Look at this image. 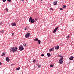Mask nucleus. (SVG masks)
Instances as JSON below:
<instances>
[{
    "label": "nucleus",
    "instance_id": "nucleus-21",
    "mask_svg": "<svg viewBox=\"0 0 74 74\" xmlns=\"http://www.w3.org/2000/svg\"><path fill=\"white\" fill-rule=\"evenodd\" d=\"M66 8V5H64L63 6V8Z\"/></svg>",
    "mask_w": 74,
    "mask_h": 74
},
{
    "label": "nucleus",
    "instance_id": "nucleus-16",
    "mask_svg": "<svg viewBox=\"0 0 74 74\" xmlns=\"http://www.w3.org/2000/svg\"><path fill=\"white\" fill-rule=\"evenodd\" d=\"M28 28H29V27H26L25 28V30H27V29H28Z\"/></svg>",
    "mask_w": 74,
    "mask_h": 74
},
{
    "label": "nucleus",
    "instance_id": "nucleus-29",
    "mask_svg": "<svg viewBox=\"0 0 74 74\" xmlns=\"http://www.w3.org/2000/svg\"><path fill=\"white\" fill-rule=\"evenodd\" d=\"M2 1H3V2H5L6 0H2Z\"/></svg>",
    "mask_w": 74,
    "mask_h": 74
},
{
    "label": "nucleus",
    "instance_id": "nucleus-3",
    "mask_svg": "<svg viewBox=\"0 0 74 74\" xmlns=\"http://www.w3.org/2000/svg\"><path fill=\"white\" fill-rule=\"evenodd\" d=\"M29 21L31 23H34L35 21L34 19H33L32 18V17H30L29 20Z\"/></svg>",
    "mask_w": 74,
    "mask_h": 74
},
{
    "label": "nucleus",
    "instance_id": "nucleus-4",
    "mask_svg": "<svg viewBox=\"0 0 74 74\" xmlns=\"http://www.w3.org/2000/svg\"><path fill=\"white\" fill-rule=\"evenodd\" d=\"M24 49V48L23 47V46L21 45H20L19 47V50L20 51H22Z\"/></svg>",
    "mask_w": 74,
    "mask_h": 74
},
{
    "label": "nucleus",
    "instance_id": "nucleus-32",
    "mask_svg": "<svg viewBox=\"0 0 74 74\" xmlns=\"http://www.w3.org/2000/svg\"><path fill=\"white\" fill-rule=\"evenodd\" d=\"M41 55L42 56H44V54H41Z\"/></svg>",
    "mask_w": 74,
    "mask_h": 74
},
{
    "label": "nucleus",
    "instance_id": "nucleus-27",
    "mask_svg": "<svg viewBox=\"0 0 74 74\" xmlns=\"http://www.w3.org/2000/svg\"><path fill=\"white\" fill-rule=\"evenodd\" d=\"M50 66L51 67H53V65H50Z\"/></svg>",
    "mask_w": 74,
    "mask_h": 74
},
{
    "label": "nucleus",
    "instance_id": "nucleus-26",
    "mask_svg": "<svg viewBox=\"0 0 74 74\" xmlns=\"http://www.w3.org/2000/svg\"><path fill=\"white\" fill-rule=\"evenodd\" d=\"M7 1H9V2H11V0H7Z\"/></svg>",
    "mask_w": 74,
    "mask_h": 74
},
{
    "label": "nucleus",
    "instance_id": "nucleus-5",
    "mask_svg": "<svg viewBox=\"0 0 74 74\" xmlns=\"http://www.w3.org/2000/svg\"><path fill=\"white\" fill-rule=\"evenodd\" d=\"M29 36H30V33H27L25 35V37L26 38H28Z\"/></svg>",
    "mask_w": 74,
    "mask_h": 74
},
{
    "label": "nucleus",
    "instance_id": "nucleus-24",
    "mask_svg": "<svg viewBox=\"0 0 74 74\" xmlns=\"http://www.w3.org/2000/svg\"><path fill=\"white\" fill-rule=\"evenodd\" d=\"M12 36H15V34H14V33H13L12 34Z\"/></svg>",
    "mask_w": 74,
    "mask_h": 74
},
{
    "label": "nucleus",
    "instance_id": "nucleus-34",
    "mask_svg": "<svg viewBox=\"0 0 74 74\" xmlns=\"http://www.w3.org/2000/svg\"><path fill=\"white\" fill-rule=\"evenodd\" d=\"M2 64V63L1 62H0V65Z\"/></svg>",
    "mask_w": 74,
    "mask_h": 74
},
{
    "label": "nucleus",
    "instance_id": "nucleus-9",
    "mask_svg": "<svg viewBox=\"0 0 74 74\" xmlns=\"http://www.w3.org/2000/svg\"><path fill=\"white\" fill-rule=\"evenodd\" d=\"M6 60L7 62H9L10 61V59L8 57H7L6 58Z\"/></svg>",
    "mask_w": 74,
    "mask_h": 74
},
{
    "label": "nucleus",
    "instance_id": "nucleus-40",
    "mask_svg": "<svg viewBox=\"0 0 74 74\" xmlns=\"http://www.w3.org/2000/svg\"><path fill=\"white\" fill-rule=\"evenodd\" d=\"M51 65H52V64H51Z\"/></svg>",
    "mask_w": 74,
    "mask_h": 74
},
{
    "label": "nucleus",
    "instance_id": "nucleus-10",
    "mask_svg": "<svg viewBox=\"0 0 74 74\" xmlns=\"http://www.w3.org/2000/svg\"><path fill=\"white\" fill-rule=\"evenodd\" d=\"M74 58V57L72 56L71 58H69V59L70 60H73V58Z\"/></svg>",
    "mask_w": 74,
    "mask_h": 74
},
{
    "label": "nucleus",
    "instance_id": "nucleus-15",
    "mask_svg": "<svg viewBox=\"0 0 74 74\" xmlns=\"http://www.w3.org/2000/svg\"><path fill=\"white\" fill-rule=\"evenodd\" d=\"M47 56H48V57H49V56H51V54H50V53H47Z\"/></svg>",
    "mask_w": 74,
    "mask_h": 74
},
{
    "label": "nucleus",
    "instance_id": "nucleus-33",
    "mask_svg": "<svg viewBox=\"0 0 74 74\" xmlns=\"http://www.w3.org/2000/svg\"><path fill=\"white\" fill-rule=\"evenodd\" d=\"M50 10H53V8H50Z\"/></svg>",
    "mask_w": 74,
    "mask_h": 74
},
{
    "label": "nucleus",
    "instance_id": "nucleus-1",
    "mask_svg": "<svg viewBox=\"0 0 74 74\" xmlns=\"http://www.w3.org/2000/svg\"><path fill=\"white\" fill-rule=\"evenodd\" d=\"M58 56H60L61 57V58L60 59V60H59V63H60V64H62L63 63V56H62L61 55H59Z\"/></svg>",
    "mask_w": 74,
    "mask_h": 74
},
{
    "label": "nucleus",
    "instance_id": "nucleus-11",
    "mask_svg": "<svg viewBox=\"0 0 74 74\" xmlns=\"http://www.w3.org/2000/svg\"><path fill=\"white\" fill-rule=\"evenodd\" d=\"M53 47L51 48V49H50L49 50V51L51 52V51H53Z\"/></svg>",
    "mask_w": 74,
    "mask_h": 74
},
{
    "label": "nucleus",
    "instance_id": "nucleus-18",
    "mask_svg": "<svg viewBox=\"0 0 74 74\" xmlns=\"http://www.w3.org/2000/svg\"><path fill=\"white\" fill-rule=\"evenodd\" d=\"M2 53H3V55H2V56H4L5 55V53L4 52H3Z\"/></svg>",
    "mask_w": 74,
    "mask_h": 74
},
{
    "label": "nucleus",
    "instance_id": "nucleus-36",
    "mask_svg": "<svg viewBox=\"0 0 74 74\" xmlns=\"http://www.w3.org/2000/svg\"><path fill=\"white\" fill-rule=\"evenodd\" d=\"M15 64H12V65H15Z\"/></svg>",
    "mask_w": 74,
    "mask_h": 74
},
{
    "label": "nucleus",
    "instance_id": "nucleus-25",
    "mask_svg": "<svg viewBox=\"0 0 74 74\" xmlns=\"http://www.w3.org/2000/svg\"><path fill=\"white\" fill-rule=\"evenodd\" d=\"M60 10H61V11H62V10H63V8H60Z\"/></svg>",
    "mask_w": 74,
    "mask_h": 74
},
{
    "label": "nucleus",
    "instance_id": "nucleus-35",
    "mask_svg": "<svg viewBox=\"0 0 74 74\" xmlns=\"http://www.w3.org/2000/svg\"><path fill=\"white\" fill-rule=\"evenodd\" d=\"M35 20H36V21H37V18H35Z\"/></svg>",
    "mask_w": 74,
    "mask_h": 74
},
{
    "label": "nucleus",
    "instance_id": "nucleus-8",
    "mask_svg": "<svg viewBox=\"0 0 74 74\" xmlns=\"http://www.w3.org/2000/svg\"><path fill=\"white\" fill-rule=\"evenodd\" d=\"M59 48V46H57L55 47V49H58Z\"/></svg>",
    "mask_w": 74,
    "mask_h": 74
},
{
    "label": "nucleus",
    "instance_id": "nucleus-13",
    "mask_svg": "<svg viewBox=\"0 0 74 74\" xmlns=\"http://www.w3.org/2000/svg\"><path fill=\"white\" fill-rule=\"evenodd\" d=\"M38 44H41V41L40 40H38Z\"/></svg>",
    "mask_w": 74,
    "mask_h": 74
},
{
    "label": "nucleus",
    "instance_id": "nucleus-22",
    "mask_svg": "<svg viewBox=\"0 0 74 74\" xmlns=\"http://www.w3.org/2000/svg\"><path fill=\"white\" fill-rule=\"evenodd\" d=\"M69 36H66V38L67 39H69Z\"/></svg>",
    "mask_w": 74,
    "mask_h": 74
},
{
    "label": "nucleus",
    "instance_id": "nucleus-38",
    "mask_svg": "<svg viewBox=\"0 0 74 74\" xmlns=\"http://www.w3.org/2000/svg\"><path fill=\"white\" fill-rule=\"evenodd\" d=\"M41 0V1H42V0Z\"/></svg>",
    "mask_w": 74,
    "mask_h": 74
},
{
    "label": "nucleus",
    "instance_id": "nucleus-28",
    "mask_svg": "<svg viewBox=\"0 0 74 74\" xmlns=\"http://www.w3.org/2000/svg\"><path fill=\"white\" fill-rule=\"evenodd\" d=\"M33 62H34V63H35V62H36V60H34L33 61Z\"/></svg>",
    "mask_w": 74,
    "mask_h": 74
},
{
    "label": "nucleus",
    "instance_id": "nucleus-6",
    "mask_svg": "<svg viewBox=\"0 0 74 74\" xmlns=\"http://www.w3.org/2000/svg\"><path fill=\"white\" fill-rule=\"evenodd\" d=\"M58 29H59L58 27H57L56 28L54 29V31H53V33H56V31H57V30H58Z\"/></svg>",
    "mask_w": 74,
    "mask_h": 74
},
{
    "label": "nucleus",
    "instance_id": "nucleus-31",
    "mask_svg": "<svg viewBox=\"0 0 74 74\" xmlns=\"http://www.w3.org/2000/svg\"><path fill=\"white\" fill-rule=\"evenodd\" d=\"M5 10H6V11H8V9L6 8Z\"/></svg>",
    "mask_w": 74,
    "mask_h": 74
},
{
    "label": "nucleus",
    "instance_id": "nucleus-30",
    "mask_svg": "<svg viewBox=\"0 0 74 74\" xmlns=\"http://www.w3.org/2000/svg\"><path fill=\"white\" fill-rule=\"evenodd\" d=\"M2 23H2V22L0 23V26H1V25H2Z\"/></svg>",
    "mask_w": 74,
    "mask_h": 74
},
{
    "label": "nucleus",
    "instance_id": "nucleus-37",
    "mask_svg": "<svg viewBox=\"0 0 74 74\" xmlns=\"http://www.w3.org/2000/svg\"><path fill=\"white\" fill-rule=\"evenodd\" d=\"M22 0V1H24V0Z\"/></svg>",
    "mask_w": 74,
    "mask_h": 74
},
{
    "label": "nucleus",
    "instance_id": "nucleus-7",
    "mask_svg": "<svg viewBox=\"0 0 74 74\" xmlns=\"http://www.w3.org/2000/svg\"><path fill=\"white\" fill-rule=\"evenodd\" d=\"M12 26H15L16 25V24H15V22H14L13 23H12Z\"/></svg>",
    "mask_w": 74,
    "mask_h": 74
},
{
    "label": "nucleus",
    "instance_id": "nucleus-19",
    "mask_svg": "<svg viewBox=\"0 0 74 74\" xmlns=\"http://www.w3.org/2000/svg\"><path fill=\"white\" fill-rule=\"evenodd\" d=\"M38 68H40V67H41V65H39L38 66Z\"/></svg>",
    "mask_w": 74,
    "mask_h": 74
},
{
    "label": "nucleus",
    "instance_id": "nucleus-20",
    "mask_svg": "<svg viewBox=\"0 0 74 74\" xmlns=\"http://www.w3.org/2000/svg\"><path fill=\"white\" fill-rule=\"evenodd\" d=\"M26 44H27V43H25V44H23V45H24V46H25V47H27Z\"/></svg>",
    "mask_w": 74,
    "mask_h": 74
},
{
    "label": "nucleus",
    "instance_id": "nucleus-14",
    "mask_svg": "<svg viewBox=\"0 0 74 74\" xmlns=\"http://www.w3.org/2000/svg\"><path fill=\"white\" fill-rule=\"evenodd\" d=\"M38 40V38H36L35 39L34 41H37Z\"/></svg>",
    "mask_w": 74,
    "mask_h": 74
},
{
    "label": "nucleus",
    "instance_id": "nucleus-17",
    "mask_svg": "<svg viewBox=\"0 0 74 74\" xmlns=\"http://www.w3.org/2000/svg\"><path fill=\"white\" fill-rule=\"evenodd\" d=\"M20 69H21V68L19 67L17 68H16V70H20Z\"/></svg>",
    "mask_w": 74,
    "mask_h": 74
},
{
    "label": "nucleus",
    "instance_id": "nucleus-2",
    "mask_svg": "<svg viewBox=\"0 0 74 74\" xmlns=\"http://www.w3.org/2000/svg\"><path fill=\"white\" fill-rule=\"evenodd\" d=\"M17 47H15V48L14 47H13V48L10 49V50H11V51H12L13 52H16V51H17Z\"/></svg>",
    "mask_w": 74,
    "mask_h": 74
},
{
    "label": "nucleus",
    "instance_id": "nucleus-23",
    "mask_svg": "<svg viewBox=\"0 0 74 74\" xmlns=\"http://www.w3.org/2000/svg\"><path fill=\"white\" fill-rule=\"evenodd\" d=\"M4 30H3L1 32V33H4Z\"/></svg>",
    "mask_w": 74,
    "mask_h": 74
},
{
    "label": "nucleus",
    "instance_id": "nucleus-12",
    "mask_svg": "<svg viewBox=\"0 0 74 74\" xmlns=\"http://www.w3.org/2000/svg\"><path fill=\"white\" fill-rule=\"evenodd\" d=\"M53 5H56L57 4V1L54 2V3H53Z\"/></svg>",
    "mask_w": 74,
    "mask_h": 74
},
{
    "label": "nucleus",
    "instance_id": "nucleus-39",
    "mask_svg": "<svg viewBox=\"0 0 74 74\" xmlns=\"http://www.w3.org/2000/svg\"><path fill=\"white\" fill-rule=\"evenodd\" d=\"M0 33H1V32H0Z\"/></svg>",
    "mask_w": 74,
    "mask_h": 74
}]
</instances>
